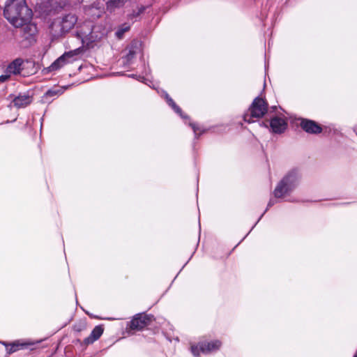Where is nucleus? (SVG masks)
Returning <instances> with one entry per match:
<instances>
[{
    "label": "nucleus",
    "instance_id": "obj_21",
    "mask_svg": "<svg viewBox=\"0 0 357 357\" xmlns=\"http://www.w3.org/2000/svg\"><path fill=\"white\" fill-rule=\"evenodd\" d=\"M190 126L192 127L196 136L200 135L204 131L195 123H190Z\"/></svg>",
    "mask_w": 357,
    "mask_h": 357
},
{
    "label": "nucleus",
    "instance_id": "obj_6",
    "mask_svg": "<svg viewBox=\"0 0 357 357\" xmlns=\"http://www.w3.org/2000/svg\"><path fill=\"white\" fill-rule=\"evenodd\" d=\"M83 49L81 47L65 52L54 61L48 68L49 71H54L60 69L67 63H71L77 59L78 56L82 53Z\"/></svg>",
    "mask_w": 357,
    "mask_h": 357
},
{
    "label": "nucleus",
    "instance_id": "obj_5",
    "mask_svg": "<svg viewBox=\"0 0 357 357\" xmlns=\"http://www.w3.org/2000/svg\"><path fill=\"white\" fill-rule=\"evenodd\" d=\"M222 342L219 340L202 341L197 344H191L190 351L195 357H199L200 354H208L220 349Z\"/></svg>",
    "mask_w": 357,
    "mask_h": 357
},
{
    "label": "nucleus",
    "instance_id": "obj_3",
    "mask_svg": "<svg viewBox=\"0 0 357 357\" xmlns=\"http://www.w3.org/2000/svg\"><path fill=\"white\" fill-rule=\"evenodd\" d=\"M98 27L93 26L92 22L86 21L83 24L79 22L77 24V36L80 38L83 45H87L89 43L100 40L105 33H97Z\"/></svg>",
    "mask_w": 357,
    "mask_h": 357
},
{
    "label": "nucleus",
    "instance_id": "obj_9",
    "mask_svg": "<svg viewBox=\"0 0 357 357\" xmlns=\"http://www.w3.org/2000/svg\"><path fill=\"white\" fill-rule=\"evenodd\" d=\"M105 0H98L96 3L85 8L86 15L92 18L99 17L104 11Z\"/></svg>",
    "mask_w": 357,
    "mask_h": 357
},
{
    "label": "nucleus",
    "instance_id": "obj_26",
    "mask_svg": "<svg viewBox=\"0 0 357 357\" xmlns=\"http://www.w3.org/2000/svg\"><path fill=\"white\" fill-rule=\"evenodd\" d=\"M52 26V29H54V27L56 26V23L54 22Z\"/></svg>",
    "mask_w": 357,
    "mask_h": 357
},
{
    "label": "nucleus",
    "instance_id": "obj_20",
    "mask_svg": "<svg viewBox=\"0 0 357 357\" xmlns=\"http://www.w3.org/2000/svg\"><path fill=\"white\" fill-rule=\"evenodd\" d=\"M130 28V26L128 23H125L121 25L118 30L116 31V36L118 38H121L125 32L128 31Z\"/></svg>",
    "mask_w": 357,
    "mask_h": 357
},
{
    "label": "nucleus",
    "instance_id": "obj_22",
    "mask_svg": "<svg viewBox=\"0 0 357 357\" xmlns=\"http://www.w3.org/2000/svg\"><path fill=\"white\" fill-rule=\"evenodd\" d=\"M9 79V75H2L0 76V82H5Z\"/></svg>",
    "mask_w": 357,
    "mask_h": 357
},
{
    "label": "nucleus",
    "instance_id": "obj_19",
    "mask_svg": "<svg viewBox=\"0 0 357 357\" xmlns=\"http://www.w3.org/2000/svg\"><path fill=\"white\" fill-rule=\"evenodd\" d=\"M126 0H111L106 3L107 9L111 11L115 8H119L124 5Z\"/></svg>",
    "mask_w": 357,
    "mask_h": 357
},
{
    "label": "nucleus",
    "instance_id": "obj_16",
    "mask_svg": "<svg viewBox=\"0 0 357 357\" xmlns=\"http://www.w3.org/2000/svg\"><path fill=\"white\" fill-rule=\"evenodd\" d=\"M32 102V97L28 94H20L13 101L14 105L17 108L25 107Z\"/></svg>",
    "mask_w": 357,
    "mask_h": 357
},
{
    "label": "nucleus",
    "instance_id": "obj_4",
    "mask_svg": "<svg viewBox=\"0 0 357 357\" xmlns=\"http://www.w3.org/2000/svg\"><path fill=\"white\" fill-rule=\"evenodd\" d=\"M267 103L259 97L256 98L249 109L243 115V120L249 123L255 122L254 119H259L264 116L267 112Z\"/></svg>",
    "mask_w": 357,
    "mask_h": 357
},
{
    "label": "nucleus",
    "instance_id": "obj_8",
    "mask_svg": "<svg viewBox=\"0 0 357 357\" xmlns=\"http://www.w3.org/2000/svg\"><path fill=\"white\" fill-rule=\"evenodd\" d=\"M76 24H77V17L75 15H66L59 22L61 33H63L69 31Z\"/></svg>",
    "mask_w": 357,
    "mask_h": 357
},
{
    "label": "nucleus",
    "instance_id": "obj_13",
    "mask_svg": "<svg viewBox=\"0 0 357 357\" xmlns=\"http://www.w3.org/2000/svg\"><path fill=\"white\" fill-rule=\"evenodd\" d=\"M301 126L305 132L312 134H318L322 130L320 126L311 120H303L301 121Z\"/></svg>",
    "mask_w": 357,
    "mask_h": 357
},
{
    "label": "nucleus",
    "instance_id": "obj_12",
    "mask_svg": "<svg viewBox=\"0 0 357 357\" xmlns=\"http://www.w3.org/2000/svg\"><path fill=\"white\" fill-rule=\"evenodd\" d=\"M6 352L8 354H11L20 349H24L29 345H32L33 343L29 341L25 340H17L10 344H5Z\"/></svg>",
    "mask_w": 357,
    "mask_h": 357
},
{
    "label": "nucleus",
    "instance_id": "obj_25",
    "mask_svg": "<svg viewBox=\"0 0 357 357\" xmlns=\"http://www.w3.org/2000/svg\"><path fill=\"white\" fill-rule=\"evenodd\" d=\"M139 78H141V77H140V76H139ZM142 79H143V80H142V82H144V84H146V82H145V81H148V79H145V78H144V77H142Z\"/></svg>",
    "mask_w": 357,
    "mask_h": 357
},
{
    "label": "nucleus",
    "instance_id": "obj_14",
    "mask_svg": "<svg viewBox=\"0 0 357 357\" xmlns=\"http://www.w3.org/2000/svg\"><path fill=\"white\" fill-rule=\"evenodd\" d=\"M24 63L23 59H16L13 61H12L7 67L6 75L10 76V75H17L20 74L22 70V64Z\"/></svg>",
    "mask_w": 357,
    "mask_h": 357
},
{
    "label": "nucleus",
    "instance_id": "obj_18",
    "mask_svg": "<svg viewBox=\"0 0 357 357\" xmlns=\"http://www.w3.org/2000/svg\"><path fill=\"white\" fill-rule=\"evenodd\" d=\"M66 88L58 87L48 90L44 95V98L47 100L49 98L58 97L61 95Z\"/></svg>",
    "mask_w": 357,
    "mask_h": 357
},
{
    "label": "nucleus",
    "instance_id": "obj_2",
    "mask_svg": "<svg viewBox=\"0 0 357 357\" xmlns=\"http://www.w3.org/2000/svg\"><path fill=\"white\" fill-rule=\"evenodd\" d=\"M299 179L300 174L298 171L289 172L275 188V197L284 198L289 195L298 185Z\"/></svg>",
    "mask_w": 357,
    "mask_h": 357
},
{
    "label": "nucleus",
    "instance_id": "obj_24",
    "mask_svg": "<svg viewBox=\"0 0 357 357\" xmlns=\"http://www.w3.org/2000/svg\"><path fill=\"white\" fill-rule=\"evenodd\" d=\"M139 78H141V77H140V76H139ZM142 79H143V80H142V82H144V84H146V82H145V81H148V79H145V78H144V77H142Z\"/></svg>",
    "mask_w": 357,
    "mask_h": 357
},
{
    "label": "nucleus",
    "instance_id": "obj_10",
    "mask_svg": "<svg viewBox=\"0 0 357 357\" xmlns=\"http://www.w3.org/2000/svg\"><path fill=\"white\" fill-rule=\"evenodd\" d=\"M270 127L273 132L280 134L287 129V122L284 118L275 116L271 120Z\"/></svg>",
    "mask_w": 357,
    "mask_h": 357
},
{
    "label": "nucleus",
    "instance_id": "obj_7",
    "mask_svg": "<svg viewBox=\"0 0 357 357\" xmlns=\"http://www.w3.org/2000/svg\"><path fill=\"white\" fill-rule=\"evenodd\" d=\"M151 319L152 316L143 313L137 314L131 320L130 328L132 330L140 331L151 323Z\"/></svg>",
    "mask_w": 357,
    "mask_h": 357
},
{
    "label": "nucleus",
    "instance_id": "obj_23",
    "mask_svg": "<svg viewBox=\"0 0 357 357\" xmlns=\"http://www.w3.org/2000/svg\"><path fill=\"white\" fill-rule=\"evenodd\" d=\"M275 202L273 199H271L268 204V207H271V206L274 205Z\"/></svg>",
    "mask_w": 357,
    "mask_h": 357
},
{
    "label": "nucleus",
    "instance_id": "obj_17",
    "mask_svg": "<svg viewBox=\"0 0 357 357\" xmlns=\"http://www.w3.org/2000/svg\"><path fill=\"white\" fill-rule=\"evenodd\" d=\"M163 96L167 104L178 114L182 119H188V116L183 114L181 109L174 102L172 98L165 91H162Z\"/></svg>",
    "mask_w": 357,
    "mask_h": 357
},
{
    "label": "nucleus",
    "instance_id": "obj_11",
    "mask_svg": "<svg viewBox=\"0 0 357 357\" xmlns=\"http://www.w3.org/2000/svg\"><path fill=\"white\" fill-rule=\"evenodd\" d=\"M128 52L121 59V63L124 67L130 66L132 63L136 55L139 53V48L137 44L132 45L127 50Z\"/></svg>",
    "mask_w": 357,
    "mask_h": 357
},
{
    "label": "nucleus",
    "instance_id": "obj_1",
    "mask_svg": "<svg viewBox=\"0 0 357 357\" xmlns=\"http://www.w3.org/2000/svg\"><path fill=\"white\" fill-rule=\"evenodd\" d=\"M3 13L14 26H26L33 33L35 31V26L29 24L32 18V11L27 7L25 0H8Z\"/></svg>",
    "mask_w": 357,
    "mask_h": 357
},
{
    "label": "nucleus",
    "instance_id": "obj_15",
    "mask_svg": "<svg viewBox=\"0 0 357 357\" xmlns=\"http://www.w3.org/2000/svg\"><path fill=\"white\" fill-rule=\"evenodd\" d=\"M104 328L102 326H96L91 331L90 335L84 340V344L89 345L98 340L102 335Z\"/></svg>",
    "mask_w": 357,
    "mask_h": 357
}]
</instances>
